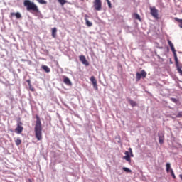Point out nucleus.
Masks as SVG:
<instances>
[{
  "instance_id": "9b49d317",
  "label": "nucleus",
  "mask_w": 182,
  "mask_h": 182,
  "mask_svg": "<svg viewBox=\"0 0 182 182\" xmlns=\"http://www.w3.org/2000/svg\"><path fill=\"white\" fill-rule=\"evenodd\" d=\"M159 141L160 144H163L164 143V134H159Z\"/></svg>"
},
{
  "instance_id": "2eb2a0df",
  "label": "nucleus",
  "mask_w": 182,
  "mask_h": 182,
  "mask_svg": "<svg viewBox=\"0 0 182 182\" xmlns=\"http://www.w3.org/2000/svg\"><path fill=\"white\" fill-rule=\"evenodd\" d=\"M42 69H43V70H45V72H46L47 73H49V72H50V68H49V67H48V65H42Z\"/></svg>"
},
{
  "instance_id": "c756f323",
  "label": "nucleus",
  "mask_w": 182,
  "mask_h": 182,
  "mask_svg": "<svg viewBox=\"0 0 182 182\" xmlns=\"http://www.w3.org/2000/svg\"><path fill=\"white\" fill-rule=\"evenodd\" d=\"M107 2V5H108L109 8L112 9V2H110V0Z\"/></svg>"
},
{
  "instance_id": "39448f33",
  "label": "nucleus",
  "mask_w": 182,
  "mask_h": 182,
  "mask_svg": "<svg viewBox=\"0 0 182 182\" xmlns=\"http://www.w3.org/2000/svg\"><path fill=\"white\" fill-rule=\"evenodd\" d=\"M93 8L95 11H100L102 9V0H94Z\"/></svg>"
},
{
  "instance_id": "bb28decb",
  "label": "nucleus",
  "mask_w": 182,
  "mask_h": 182,
  "mask_svg": "<svg viewBox=\"0 0 182 182\" xmlns=\"http://www.w3.org/2000/svg\"><path fill=\"white\" fill-rule=\"evenodd\" d=\"M171 175L173 178H176V175L174 174V171H173V169H171Z\"/></svg>"
},
{
  "instance_id": "6ab92c4d",
  "label": "nucleus",
  "mask_w": 182,
  "mask_h": 182,
  "mask_svg": "<svg viewBox=\"0 0 182 182\" xmlns=\"http://www.w3.org/2000/svg\"><path fill=\"white\" fill-rule=\"evenodd\" d=\"M59 4H60V5L62 6H63V5H65V4H68V1L66 0H58Z\"/></svg>"
},
{
  "instance_id": "72a5a7b5",
  "label": "nucleus",
  "mask_w": 182,
  "mask_h": 182,
  "mask_svg": "<svg viewBox=\"0 0 182 182\" xmlns=\"http://www.w3.org/2000/svg\"><path fill=\"white\" fill-rule=\"evenodd\" d=\"M80 1H85V0H80Z\"/></svg>"
},
{
  "instance_id": "f257e3e1",
  "label": "nucleus",
  "mask_w": 182,
  "mask_h": 182,
  "mask_svg": "<svg viewBox=\"0 0 182 182\" xmlns=\"http://www.w3.org/2000/svg\"><path fill=\"white\" fill-rule=\"evenodd\" d=\"M36 125L34 127V132H35V136L36 139L38 140V141H41L42 140V122H41V118L39 116L36 115Z\"/></svg>"
},
{
  "instance_id": "aec40b11",
  "label": "nucleus",
  "mask_w": 182,
  "mask_h": 182,
  "mask_svg": "<svg viewBox=\"0 0 182 182\" xmlns=\"http://www.w3.org/2000/svg\"><path fill=\"white\" fill-rule=\"evenodd\" d=\"M134 16L135 19H138V21H141V18H140V15H139L138 14L134 13Z\"/></svg>"
},
{
  "instance_id": "20e7f679",
  "label": "nucleus",
  "mask_w": 182,
  "mask_h": 182,
  "mask_svg": "<svg viewBox=\"0 0 182 182\" xmlns=\"http://www.w3.org/2000/svg\"><path fill=\"white\" fill-rule=\"evenodd\" d=\"M150 14L155 19L159 18V10L156 9V6H150Z\"/></svg>"
},
{
  "instance_id": "6e6552de",
  "label": "nucleus",
  "mask_w": 182,
  "mask_h": 182,
  "mask_svg": "<svg viewBox=\"0 0 182 182\" xmlns=\"http://www.w3.org/2000/svg\"><path fill=\"white\" fill-rule=\"evenodd\" d=\"M80 60L82 63V65H85L86 66H89V61L86 60V57L85 55H80Z\"/></svg>"
},
{
  "instance_id": "473e14b6",
  "label": "nucleus",
  "mask_w": 182,
  "mask_h": 182,
  "mask_svg": "<svg viewBox=\"0 0 182 182\" xmlns=\"http://www.w3.org/2000/svg\"><path fill=\"white\" fill-rule=\"evenodd\" d=\"M109 1H110V0H106L107 2Z\"/></svg>"
},
{
  "instance_id": "1a4fd4ad",
  "label": "nucleus",
  "mask_w": 182,
  "mask_h": 182,
  "mask_svg": "<svg viewBox=\"0 0 182 182\" xmlns=\"http://www.w3.org/2000/svg\"><path fill=\"white\" fill-rule=\"evenodd\" d=\"M63 82L65 85H67V86H72V82L69 77L63 76Z\"/></svg>"
},
{
  "instance_id": "393cba45",
  "label": "nucleus",
  "mask_w": 182,
  "mask_h": 182,
  "mask_svg": "<svg viewBox=\"0 0 182 182\" xmlns=\"http://www.w3.org/2000/svg\"><path fill=\"white\" fill-rule=\"evenodd\" d=\"M36 1L39 4H47L46 1H45V0H36Z\"/></svg>"
},
{
  "instance_id": "2f4dec72",
  "label": "nucleus",
  "mask_w": 182,
  "mask_h": 182,
  "mask_svg": "<svg viewBox=\"0 0 182 182\" xmlns=\"http://www.w3.org/2000/svg\"><path fill=\"white\" fill-rule=\"evenodd\" d=\"M27 83L28 85V86H30L31 84V80H27Z\"/></svg>"
},
{
  "instance_id": "5701e85b",
  "label": "nucleus",
  "mask_w": 182,
  "mask_h": 182,
  "mask_svg": "<svg viewBox=\"0 0 182 182\" xmlns=\"http://www.w3.org/2000/svg\"><path fill=\"white\" fill-rule=\"evenodd\" d=\"M140 79H141V75H140L139 73H136V82H139Z\"/></svg>"
},
{
  "instance_id": "a211bd4d",
  "label": "nucleus",
  "mask_w": 182,
  "mask_h": 182,
  "mask_svg": "<svg viewBox=\"0 0 182 182\" xmlns=\"http://www.w3.org/2000/svg\"><path fill=\"white\" fill-rule=\"evenodd\" d=\"M129 105H131V106H132V107H134V106H137V104L134 100H129Z\"/></svg>"
},
{
  "instance_id": "f3484780",
  "label": "nucleus",
  "mask_w": 182,
  "mask_h": 182,
  "mask_svg": "<svg viewBox=\"0 0 182 182\" xmlns=\"http://www.w3.org/2000/svg\"><path fill=\"white\" fill-rule=\"evenodd\" d=\"M139 75H141V77H146L147 76V73H146V71H144V70H141V73H139Z\"/></svg>"
},
{
  "instance_id": "423d86ee",
  "label": "nucleus",
  "mask_w": 182,
  "mask_h": 182,
  "mask_svg": "<svg viewBox=\"0 0 182 182\" xmlns=\"http://www.w3.org/2000/svg\"><path fill=\"white\" fill-rule=\"evenodd\" d=\"M23 123L21 121H18L17 122V127L15 129V132L17 133V134H21V133H22V132H23Z\"/></svg>"
},
{
  "instance_id": "0eeeda50",
  "label": "nucleus",
  "mask_w": 182,
  "mask_h": 182,
  "mask_svg": "<svg viewBox=\"0 0 182 182\" xmlns=\"http://www.w3.org/2000/svg\"><path fill=\"white\" fill-rule=\"evenodd\" d=\"M90 82H92V86H93L94 89H95V90H98V87H97V80H96L95 76H92L90 77Z\"/></svg>"
},
{
  "instance_id": "ddd939ff",
  "label": "nucleus",
  "mask_w": 182,
  "mask_h": 182,
  "mask_svg": "<svg viewBox=\"0 0 182 182\" xmlns=\"http://www.w3.org/2000/svg\"><path fill=\"white\" fill-rule=\"evenodd\" d=\"M11 16H16L17 19H21L22 18V15H21V13L17 12V13H11Z\"/></svg>"
},
{
  "instance_id": "cd10ccee",
  "label": "nucleus",
  "mask_w": 182,
  "mask_h": 182,
  "mask_svg": "<svg viewBox=\"0 0 182 182\" xmlns=\"http://www.w3.org/2000/svg\"><path fill=\"white\" fill-rule=\"evenodd\" d=\"M29 86V89L31 92H35V88H33V87H32V85H28Z\"/></svg>"
},
{
  "instance_id": "f704fd0d",
  "label": "nucleus",
  "mask_w": 182,
  "mask_h": 182,
  "mask_svg": "<svg viewBox=\"0 0 182 182\" xmlns=\"http://www.w3.org/2000/svg\"><path fill=\"white\" fill-rule=\"evenodd\" d=\"M181 12L182 13V10L181 11Z\"/></svg>"
},
{
  "instance_id": "a878e982",
  "label": "nucleus",
  "mask_w": 182,
  "mask_h": 182,
  "mask_svg": "<svg viewBox=\"0 0 182 182\" xmlns=\"http://www.w3.org/2000/svg\"><path fill=\"white\" fill-rule=\"evenodd\" d=\"M129 151L130 157H134L133 151H132V148H129Z\"/></svg>"
},
{
  "instance_id": "f8f14e48",
  "label": "nucleus",
  "mask_w": 182,
  "mask_h": 182,
  "mask_svg": "<svg viewBox=\"0 0 182 182\" xmlns=\"http://www.w3.org/2000/svg\"><path fill=\"white\" fill-rule=\"evenodd\" d=\"M89 18V16L85 15V23L87 25V26H88L89 28H90V26H93V23L90 21H89V20L87 19Z\"/></svg>"
},
{
  "instance_id": "b1692460",
  "label": "nucleus",
  "mask_w": 182,
  "mask_h": 182,
  "mask_svg": "<svg viewBox=\"0 0 182 182\" xmlns=\"http://www.w3.org/2000/svg\"><path fill=\"white\" fill-rule=\"evenodd\" d=\"M122 170L126 173H132V170H130L129 168H127V167H123Z\"/></svg>"
},
{
  "instance_id": "dca6fc26",
  "label": "nucleus",
  "mask_w": 182,
  "mask_h": 182,
  "mask_svg": "<svg viewBox=\"0 0 182 182\" xmlns=\"http://www.w3.org/2000/svg\"><path fill=\"white\" fill-rule=\"evenodd\" d=\"M175 21H176V22H178V26L179 28H181L182 29V19H180L178 18H175Z\"/></svg>"
},
{
  "instance_id": "9d476101",
  "label": "nucleus",
  "mask_w": 182,
  "mask_h": 182,
  "mask_svg": "<svg viewBox=\"0 0 182 182\" xmlns=\"http://www.w3.org/2000/svg\"><path fill=\"white\" fill-rule=\"evenodd\" d=\"M124 154L126 155L125 156L123 157V159L124 160H126L127 161H129V163L132 161V159L130 158V154L129 152L126 151L124 152Z\"/></svg>"
},
{
  "instance_id": "7ed1b4c3",
  "label": "nucleus",
  "mask_w": 182,
  "mask_h": 182,
  "mask_svg": "<svg viewBox=\"0 0 182 182\" xmlns=\"http://www.w3.org/2000/svg\"><path fill=\"white\" fill-rule=\"evenodd\" d=\"M23 5L26 6L27 11H33V12H39V9L35 3L31 1V0H25L23 1Z\"/></svg>"
},
{
  "instance_id": "4468645a",
  "label": "nucleus",
  "mask_w": 182,
  "mask_h": 182,
  "mask_svg": "<svg viewBox=\"0 0 182 182\" xmlns=\"http://www.w3.org/2000/svg\"><path fill=\"white\" fill-rule=\"evenodd\" d=\"M58 32V29L56 28V27H54L53 29H52V36L53 38H56V33Z\"/></svg>"
},
{
  "instance_id": "f03ea898",
  "label": "nucleus",
  "mask_w": 182,
  "mask_h": 182,
  "mask_svg": "<svg viewBox=\"0 0 182 182\" xmlns=\"http://www.w3.org/2000/svg\"><path fill=\"white\" fill-rule=\"evenodd\" d=\"M168 44L169 45V46L173 52V58L175 59L176 66L177 68V70H178V73H180V75H181V76H182V70L180 68V65L178 64V58H177V53H176V48H174V45L170 40H168Z\"/></svg>"
},
{
  "instance_id": "c85d7f7f",
  "label": "nucleus",
  "mask_w": 182,
  "mask_h": 182,
  "mask_svg": "<svg viewBox=\"0 0 182 182\" xmlns=\"http://www.w3.org/2000/svg\"><path fill=\"white\" fill-rule=\"evenodd\" d=\"M176 117H178V118L182 117V112H179L177 114Z\"/></svg>"
},
{
  "instance_id": "4be33fe9",
  "label": "nucleus",
  "mask_w": 182,
  "mask_h": 182,
  "mask_svg": "<svg viewBox=\"0 0 182 182\" xmlns=\"http://www.w3.org/2000/svg\"><path fill=\"white\" fill-rule=\"evenodd\" d=\"M170 167H171L170 163H167L166 164V171H167V173H169V171L171 172V168H170Z\"/></svg>"
},
{
  "instance_id": "7c9ffc66",
  "label": "nucleus",
  "mask_w": 182,
  "mask_h": 182,
  "mask_svg": "<svg viewBox=\"0 0 182 182\" xmlns=\"http://www.w3.org/2000/svg\"><path fill=\"white\" fill-rule=\"evenodd\" d=\"M171 100H172V102H173V103H177V99H176V98H171Z\"/></svg>"
},
{
  "instance_id": "412c9836",
  "label": "nucleus",
  "mask_w": 182,
  "mask_h": 182,
  "mask_svg": "<svg viewBox=\"0 0 182 182\" xmlns=\"http://www.w3.org/2000/svg\"><path fill=\"white\" fill-rule=\"evenodd\" d=\"M15 143H16V146H19L21 144V143H22V141L21 140V139L17 138L16 140L15 141Z\"/></svg>"
}]
</instances>
